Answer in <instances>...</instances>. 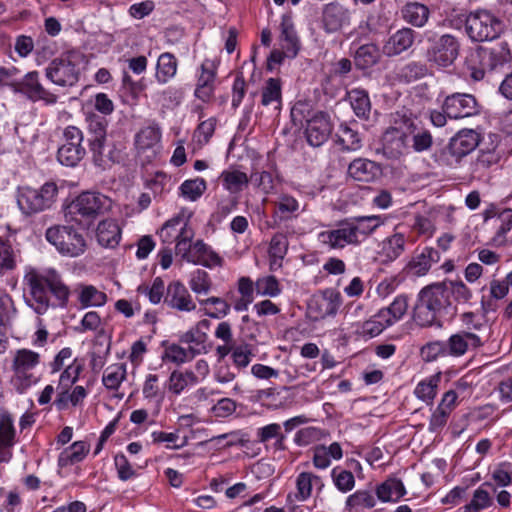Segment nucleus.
I'll return each instance as SVG.
<instances>
[{
  "instance_id": "7ed1b4c3",
  "label": "nucleus",
  "mask_w": 512,
  "mask_h": 512,
  "mask_svg": "<svg viewBox=\"0 0 512 512\" xmlns=\"http://www.w3.org/2000/svg\"><path fill=\"white\" fill-rule=\"evenodd\" d=\"M417 131L415 120L405 114L396 113L393 125L382 136L383 153L388 158H399L409 146L410 135Z\"/></svg>"
},
{
  "instance_id": "0eeeda50",
  "label": "nucleus",
  "mask_w": 512,
  "mask_h": 512,
  "mask_svg": "<svg viewBox=\"0 0 512 512\" xmlns=\"http://www.w3.org/2000/svg\"><path fill=\"white\" fill-rule=\"evenodd\" d=\"M46 239L64 256L77 257L86 251L87 243L81 232L72 226H53L46 230Z\"/></svg>"
},
{
  "instance_id": "f8f14e48",
  "label": "nucleus",
  "mask_w": 512,
  "mask_h": 512,
  "mask_svg": "<svg viewBox=\"0 0 512 512\" xmlns=\"http://www.w3.org/2000/svg\"><path fill=\"white\" fill-rule=\"evenodd\" d=\"M160 131L155 127H146L142 129L135 139L137 156L144 163L152 162L160 149Z\"/></svg>"
},
{
  "instance_id": "39448f33",
  "label": "nucleus",
  "mask_w": 512,
  "mask_h": 512,
  "mask_svg": "<svg viewBox=\"0 0 512 512\" xmlns=\"http://www.w3.org/2000/svg\"><path fill=\"white\" fill-rule=\"evenodd\" d=\"M502 28L501 20L485 9L470 12L465 19V31L468 37L475 42L497 38Z\"/></svg>"
},
{
  "instance_id": "72a5a7b5",
  "label": "nucleus",
  "mask_w": 512,
  "mask_h": 512,
  "mask_svg": "<svg viewBox=\"0 0 512 512\" xmlns=\"http://www.w3.org/2000/svg\"><path fill=\"white\" fill-rule=\"evenodd\" d=\"M357 239H365L382 223L380 216H360L349 219Z\"/></svg>"
},
{
  "instance_id": "603ef678",
  "label": "nucleus",
  "mask_w": 512,
  "mask_h": 512,
  "mask_svg": "<svg viewBox=\"0 0 512 512\" xmlns=\"http://www.w3.org/2000/svg\"><path fill=\"white\" fill-rule=\"evenodd\" d=\"M206 189V181L202 178L186 180L180 186L181 194L191 201L199 199Z\"/></svg>"
},
{
  "instance_id": "a211bd4d",
  "label": "nucleus",
  "mask_w": 512,
  "mask_h": 512,
  "mask_svg": "<svg viewBox=\"0 0 512 512\" xmlns=\"http://www.w3.org/2000/svg\"><path fill=\"white\" fill-rule=\"evenodd\" d=\"M351 13L349 9L339 2H331L324 6L323 9V25L328 33L339 31L344 25L350 23Z\"/></svg>"
},
{
  "instance_id": "bb28decb",
  "label": "nucleus",
  "mask_w": 512,
  "mask_h": 512,
  "mask_svg": "<svg viewBox=\"0 0 512 512\" xmlns=\"http://www.w3.org/2000/svg\"><path fill=\"white\" fill-rule=\"evenodd\" d=\"M406 494L403 482L397 478H388L376 489V495L383 502H396Z\"/></svg>"
},
{
  "instance_id": "69168bd1",
  "label": "nucleus",
  "mask_w": 512,
  "mask_h": 512,
  "mask_svg": "<svg viewBox=\"0 0 512 512\" xmlns=\"http://www.w3.org/2000/svg\"><path fill=\"white\" fill-rule=\"evenodd\" d=\"M0 442L13 444L15 443V429L13 420L7 413L0 415Z\"/></svg>"
},
{
  "instance_id": "2eb2a0df",
  "label": "nucleus",
  "mask_w": 512,
  "mask_h": 512,
  "mask_svg": "<svg viewBox=\"0 0 512 512\" xmlns=\"http://www.w3.org/2000/svg\"><path fill=\"white\" fill-rule=\"evenodd\" d=\"M164 304L179 312H191L196 309L190 292L180 281H173L167 286Z\"/></svg>"
},
{
  "instance_id": "6e6552de",
  "label": "nucleus",
  "mask_w": 512,
  "mask_h": 512,
  "mask_svg": "<svg viewBox=\"0 0 512 512\" xmlns=\"http://www.w3.org/2000/svg\"><path fill=\"white\" fill-rule=\"evenodd\" d=\"M73 54H64L54 59L45 69L47 78L59 86H73L78 82L80 71Z\"/></svg>"
},
{
  "instance_id": "6e6d98bb",
  "label": "nucleus",
  "mask_w": 512,
  "mask_h": 512,
  "mask_svg": "<svg viewBox=\"0 0 512 512\" xmlns=\"http://www.w3.org/2000/svg\"><path fill=\"white\" fill-rule=\"evenodd\" d=\"M492 498L488 491L478 488L475 490L472 500L464 507V512H479L492 505Z\"/></svg>"
},
{
  "instance_id": "bf43d9fd",
  "label": "nucleus",
  "mask_w": 512,
  "mask_h": 512,
  "mask_svg": "<svg viewBox=\"0 0 512 512\" xmlns=\"http://www.w3.org/2000/svg\"><path fill=\"white\" fill-rule=\"evenodd\" d=\"M258 294L264 296H277L280 293L279 282L274 276L259 278L255 283Z\"/></svg>"
},
{
  "instance_id": "412c9836",
  "label": "nucleus",
  "mask_w": 512,
  "mask_h": 512,
  "mask_svg": "<svg viewBox=\"0 0 512 512\" xmlns=\"http://www.w3.org/2000/svg\"><path fill=\"white\" fill-rule=\"evenodd\" d=\"M400 13L401 18L415 28L424 27L430 17V9L425 4L416 1L405 3Z\"/></svg>"
},
{
  "instance_id": "5fc2aeb1",
  "label": "nucleus",
  "mask_w": 512,
  "mask_h": 512,
  "mask_svg": "<svg viewBox=\"0 0 512 512\" xmlns=\"http://www.w3.org/2000/svg\"><path fill=\"white\" fill-rule=\"evenodd\" d=\"M445 290L448 301L453 296L456 301L466 303L472 297L470 289L462 281L445 282Z\"/></svg>"
},
{
  "instance_id": "cd10ccee",
  "label": "nucleus",
  "mask_w": 512,
  "mask_h": 512,
  "mask_svg": "<svg viewBox=\"0 0 512 512\" xmlns=\"http://www.w3.org/2000/svg\"><path fill=\"white\" fill-rule=\"evenodd\" d=\"M499 161V156L494 151H482L477 158L470 163V178L482 179L486 172Z\"/></svg>"
},
{
  "instance_id": "4be33fe9",
  "label": "nucleus",
  "mask_w": 512,
  "mask_h": 512,
  "mask_svg": "<svg viewBox=\"0 0 512 512\" xmlns=\"http://www.w3.org/2000/svg\"><path fill=\"white\" fill-rule=\"evenodd\" d=\"M380 173V166L371 160L358 158L348 167V174L356 181L371 182Z\"/></svg>"
},
{
  "instance_id": "338daca9",
  "label": "nucleus",
  "mask_w": 512,
  "mask_h": 512,
  "mask_svg": "<svg viewBox=\"0 0 512 512\" xmlns=\"http://www.w3.org/2000/svg\"><path fill=\"white\" fill-rule=\"evenodd\" d=\"M253 356L250 345L244 344L235 346L232 350L231 357L233 359V363L239 369L245 368L251 362V358Z\"/></svg>"
},
{
  "instance_id": "864d4df0",
  "label": "nucleus",
  "mask_w": 512,
  "mask_h": 512,
  "mask_svg": "<svg viewBox=\"0 0 512 512\" xmlns=\"http://www.w3.org/2000/svg\"><path fill=\"white\" fill-rule=\"evenodd\" d=\"M106 300V294L91 285L85 286L79 295V301L83 307L101 306L105 304Z\"/></svg>"
},
{
  "instance_id": "37998d69",
  "label": "nucleus",
  "mask_w": 512,
  "mask_h": 512,
  "mask_svg": "<svg viewBox=\"0 0 512 512\" xmlns=\"http://www.w3.org/2000/svg\"><path fill=\"white\" fill-rule=\"evenodd\" d=\"M126 377V365L116 363L108 366L103 374V384L110 390H116Z\"/></svg>"
},
{
  "instance_id": "c756f323",
  "label": "nucleus",
  "mask_w": 512,
  "mask_h": 512,
  "mask_svg": "<svg viewBox=\"0 0 512 512\" xmlns=\"http://www.w3.org/2000/svg\"><path fill=\"white\" fill-rule=\"evenodd\" d=\"M319 479L320 478L318 476H315L309 472L300 473L296 479L297 492L287 496L288 503L293 505L296 502L306 501L311 496L313 480L318 481Z\"/></svg>"
},
{
  "instance_id": "a19ab883",
  "label": "nucleus",
  "mask_w": 512,
  "mask_h": 512,
  "mask_svg": "<svg viewBox=\"0 0 512 512\" xmlns=\"http://www.w3.org/2000/svg\"><path fill=\"white\" fill-rule=\"evenodd\" d=\"M315 304L319 311L318 317L325 318L327 316H333L337 313L341 305V298L338 293L329 292L325 293L322 297L317 299Z\"/></svg>"
},
{
  "instance_id": "0e129e2a",
  "label": "nucleus",
  "mask_w": 512,
  "mask_h": 512,
  "mask_svg": "<svg viewBox=\"0 0 512 512\" xmlns=\"http://www.w3.org/2000/svg\"><path fill=\"white\" fill-rule=\"evenodd\" d=\"M421 354L426 361H433L440 356H448L445 341H434L424 345Z\"/></svg>"
},
{
  "instance_id": "79ce46f5",
  "label": "nucleus",
  "mask_w": 512,
  "mask_h": 512,
  "mask_svg": "<svg viewBox=\"0 0 512 512\" xmlns=\"http://www.w3.org/2000/svg\"><path fill=\"white\" fill-rule=\"evenodd\" d=\"M105 142H100L98 145L95 143L89 144L92 152L93 163L101 169H107L112 164L118 161L117 152L109 150L108 153L104 152Z\"/></svg>"
},
{
  "instance_id": "473e14b6",
  "label": "nucleus",
  "mask_w": 512,
  "mask_h": 512,
  "mask_svg": "<svg viewBox=\"0 0 512 512\" xmlns=\"http://www.w3.org/2000/svg\"><path fill=\"white\" fill-rule=\"evenodd\" d=\"M288 250V240L284 234L277 233L275 234L271 241L269 247V257H270V269L277 270L282 266V260L285 257Z\"/></svg>"
},
{
  "instance_id": "774afa93",
  "label": "nucleus",
  "mask_w": 512,
  "mask_h": 512,
  "mask_svg": "<svg viewBox=\"0 0 512 512\" xmlns=\"http://www.w3.org/2000/svg\"><path fill=\"white\" fill-rule=\"evenodd\" d=\"M165 290L164 281L160 277H156L153 280L151 287H139V291L147 294L150 302L153 304H158L162 298L164 299Z\"/></svg>"
},
{
  "instance_id": "1a4fd4ad",
  "label": "nucleus",
  "mask_w": 512,
  "mask_h": 512,
  "mask_svg": "<svg viewBox=\"0 0 512 512\" xmlns=\"http://www.w3.org/2000/svg\"><path fill=\"white\" fill-rule=\"evenodd\" d=\"M11 370L13 375L10 383L20 394L25 393L32 385V351L18 349L14 352Z\"/></svg>"
},
{
  "instance_id": "58836bf2",
  "label": "nucleus",
  "mask_w": 512,
  "mask_h": 512,
  "mask_svg": "<svg viewBox=\"0 0 512 512\" xmlns=\"http://www.w3.org/2000/svg\"><path fill=\"white\" fill-rule=\"evenodd\" d=\"M177 71V60L171 53H163L157 61L156 78L161 83H166L175 76Z\"/></svg>"
},
{
  "instance_id": "e433bc0d",
  "label": "nucleus",
  "mask_w": 512,
  "mask_h": 512,
  "mask_svg": "<svg viewBox=\"0 0 512 512\" xmlns=\"http://www.w3.org/2000/svg\"><path fill=\"white\" fill-rule=\"evenodd\" d=\"M198 355V348H184L178 344H171L165 349L163 359L180 365L192 361Z\"/></svg>"
},
{
  "instance_id": "2f4dec72",
  "label": "nucleus",
  "mask_w": 512,
  "mask_h": 512,
  "mask_svg": "<svg viewBox=\"0 0 512 512\" xmlns=\"http://www.w3.org/2000/svg\"><path fill=\"white\" fill-rule=\"evenodd\" d=\"M405 244V236L395 233L382 242L379 254L384 257L385 261H394L404 252Z\"/></svg>"
},
{
  "instance_id": "c85d7f7f",
  "label": "nucleus",
  "mask_w": 512,
  "mask_h": 512,
  "mask_svg": "<svg viewBox=\"0 0 512 512\" xmlns=\"http://www.w3.org/2000/svg\"><path fill=\"white\" fill-rule=\"evenodd\" d=\"M282 103L281 81L277 78H269L262 88L261 104L280 110Z\"/></svg>"
},
{
  "instance_id": "aec40b11",
  "label": "nucleus",
  "mask_w": 512,
  "mask_h": 512,
  "mask_svg": "<svg viewBox=\"0 0 512 512\" xmlns=\"http://www.w3.org/2000/svg\"><path fill=\"white\" fill-rule=\"evenodd\" d=\"M216 77V68L212 61L206 60L201 65V74L198 78L195 89V96L206 102L210 99L214 91V81Z\"/></svg>"
},
{
  "instance_id": "c9c22d12",
  "label": "nucleus",
  "mask_w": 512,
  "mask_h": 512,
  "mask_svg": "<svg viewBox=\"0 0 512 512\" xmlns=\"http://www.w3.org/2000/svg\"><path fill=\"white\" fill-rule=\"evenodd\" d=\"M58 188L54 182H46L34 195V212L50 208L55 202Z\"/></svg>"
},
{
  "instance_id": "ddd939ff",
  "label": "nucleus",
  "mask_w": 512,
  "mask_h": 512,
  "mask_svg": "<svg viewBox=\"0 0 512 512\" xmlns=\"http://www.w3.org/2000/svg\"><path fill=\"white\" fill-rule=\"evenodd\" d=\"M332 123L324 112H317L306 120L305 134L308 143L313 147H319L325 143L332 132Z\"/></svg>"
},
{
  "instance_id": "8fccbe9b",
  "label": "nucleus",
  "mask_w": 512,
  "mask_h": 512,
  "mask_svg": "<svg viewBox=\"0 0 512 512\" xmlns=\"http://www.w3.org/2000/svg\"><path fill=\"white\" fill-rule=\"evenodd\" d=\"M207 333L205 331H200L199 328L195 326L190 330L186 331L180 336L179 341L184 344H188V348H193L199 350V355L206 352L205 342L207 341Z\"/></svg>"
},
{
  "instance_id": "4468645a",
  "label": "nucleus",
  "mask_w": 512,
  "mask_h": 512,
  "mask_svg": "<svg viewBox=\"0 0 512 512\" xmlns=\"http://www.w3.org/2000/svg\"><path fill=\"white\" fill-rule=\"evenodd\" d=\"M477 53L480 64L487 70H494L511 60L510 47L507 41H498L487 47H479Z\"/></svg>"
},
{
  "instance_id": "393cba45",
  "label": "nucleus",
  "mask_w": 512,
  "mask_h": 512,
  "mask_svg": "<svg viewBox=\"0 0 512 512\" xmlns=\"http://www.w3.org/2000/svg\"><path fill=\"white\" fill-rule=\"evenodd\" d=\"M90 451V445L85 441H76L65 448L58 457V466L65 468L75 465L85 459Z\"/></svg>"
},
{
  "instance_id": "f704fd0d",
  "label": "nucleus",
  "mask_w": 512,
  "mask_h": 512,
  "mask_svg": "<svg viewBox=\"0 0 512 512\" xmlns=\"http://www.w3.org/2000/svg\"><path fill=\"white\" fill-rule=\"evenodd\" d=\"M408 298L405 295L397 296L390 306L381 309L378 312L379 318H386L389 320L390 326L399 321L407 312Z\"/></svg>"
},
{
  "instance_id": "6ab92c4d",
  "label": "nucleus",
  "mask_w": 512,
  "mask_h": 512,
  "mask_svg": "<svg viewBox=\"0 0 512 512\" xmlns=\"http://www.w3.org/2000/svg\"><path fill=\"white\" fill-rule=\"evenodd\" d=\"M415 37L412 28L403 27L389 36L383 45V53L388 57L400 55L413 46Z\"/></svg>"
},
{
  "instance_id": "a18cd8bd",
  "label": "nucleus",
  "mask_w": 512,
  "mask_h": 512,
  "mask_svg": "<svg viewBox=\"0 0 512 512\" xmlns=\"http://www.w3.org/2000/svg\"><path fill=\"white\" fill-rule=\"evenodd\" d=\"M351 106L355 114L363 119H368L371 104L368 94L364 90L355 89L349 93Z\"/></svg>"
},
{
  "instance_id": "4d7b16f0",
  "label": "nucleus",
  "mask_w": 512,
  "mask_h": 512,
  "mask_svg": "<svg viewBox=\"0 0 512 512\" xmlns=\"http://www.w3.org/2000/svg\"><path fill=\"white\" fill-rule=\"evenodd\" d=\"M390 326L389 320L379 318L378 313L365 321L361 326L360 334L370 338L378 336L386 327Z\"/></svg>"
},
{
  "instance_id": "a878e982",
  "label": "nucleus",
  "mask_w": 512,
  "mask_h": 512,
  "mask_svg": "<svg viewBox=\"0 0 512 512\" xmlns=\"http://www.w3.org/2000/svg\"><path fill=\"white\" fill-rule=\"evenodd\" d=\"M219 180L222 182L224 189L232 196L241 193L249 184L247 174L237 169L224 170L220 174Z\"/></svg>"
},
{
  "instance_id": "052dcab7",
  "label": "nucleus",
  "mask_w": 512,
  "mask_h": 512,
  "mask_svg": "<svg viewBox=\"0 0 512 512\" xmlns=\"http://www.w3.org/2000/svg\"><path fill=\"white\" fill-rule=\"evenodd\" d=\"M332 477L335 483V486L341 492H348L354 488L355 478L351 471L348 470H337L333 469Z\"/></svg>"
},
{
  "instance_id": "f3484780",
  "label": "nucleus",
  "mask_w": 512,
  "mask_h": 512,
  "mask_svg": "<svg viewBox=\"0 0 512 512\" xmlns=\"http://www.w3.org/2000/svg\"><path fill=\"white\" fill-rule=\"evenodd\" d=\"M446 343L448 356L460 357L464 355L469 347L479 348L484 344L482 335L471 331H463L453 334Z\"/></svg>"
},
{
  "instance_id": "4c0bfd02",
  "label": "nucleus",
  "mask_w": 512,
  "mask_h": 512,
  "mask_svg": "<svg viewBox=\"0 0 512 512\" xmlns=\"http://www.w3.org/2000/svg\"><path fill=\"white\" fill-rule=\"evenodd\" d=\"M440 379V374H436L420 381L414 390L415 396L427 404H432L437 394Z\"/></svg>"
},
{
  "instance_id": "680f3d73",
  "label": "nucleus",
  "mask_w": 512,
  "mask_h": 512,
  "mask_svg": "<svg viewBox=\"0 0 512 512\" xmlns=\"http://www.w3.org/2000/svg\"><path fill=\"white\" fill-rule=\"evenodd\" d=\"M189 284L192 291L196 294H207L211 288L208 273L200 269L193 274Z\"/></svg>"
},
{
  "instance_id": "423d86ee",
  "label": "nucleus",
  "mask_w": 512,
  "mask_h": 512,
  "mask_svg": "<svg viewBox=\"0 0 512 512\" xmlns=\"http://www.w3.org/2000/svg\"><path fill=\"white\" fill-rule=\"evenodd\" d=\"M427 43L426 59L438 67L446 68L453 65L459 56L460 41L452 34H433L427 37Z\"/></svg>"
},
{
  "instance_id": "20e7f679",
  "label": "nucleus",
  "mask_w": 512,
  "mask_h": 512,
  "mask_svg": "<svg viewBox=\"0 0 512 512\" xmlns=\"http://www.w3.org/2000/svg\"><path fill=\"white\" fill-rule=\"evenodd\" d=\"M111 206V200L99 192H83L77 196L65 210V217L70 220H92L104 213Z\"/></svg>"
},
{
  "instance_id": "b1692460",
  "label": "nucleus",
  "mask_w": 512,
  "mask_h": 512,
  "mask_svg": "<svg viewBox=\"0 0 512 512\" xmlns=\"http://www.w3.org/2000/svg\"><path fill=\"white\" fill-rule=\"evenodd\" d=\"M281 28V47L286 51L287 57L294 58L299 51L300 42L295 32L291 19L287 16L282 17Z\"/></svg>"
},
{
  "instance_id": "ea45409f",
  "label": "nucleus",
  "mask_w": 512,
  "mask_h": 512,
  "mask_svg": "<svg viewBox=\"0 0 512 512\" xmlns=\"http://www.w3.org/2000/svg\"><path fill=\"white\" fill-rule=\"evenodd\" d=\"M85 153L84 147L62 144L58 149L57 158L62 165L74 167L83 159Z\"/></svg>"
},
{
  "instance_id": "5701e85b",
  "label": "nucleus",
  "mask_w": 512,
  "mask_h": 512,
  "mask_svg": "<svg viewBox=\"0 0 512 512\" xmlns=\"http://www.w3.org/2000/svg\"><path fill=\"white\" fill-rule=\"evenodd\" d=\"M96 237L101 246L114 248L121 239L120 227L113 219L103 220L97 226Z\"/></svg>"
},
{
  "instance_id": "49530a36",
  "label": "nucleus",
  "mask_w": 512,
  "mask_h": 512,
  "mask_svg": "<svg viewBox=\"0 0 512 512\" xmlns=\"http://www.w3.org/2000/svg\"><path fill=\"white\" fill-rule=\"evenodd\" d=\"M433 250L425 248L420 254L416 255L408 263V270L414 276H423L431 268Z\"/></svg>"
},
{
  "instance_id": "09e8293b",
  "label": "nucleus",
  "mask_w": 512,
  "mask_h": 512,
  "mask_svg": "<svg viewBox=\"0 0 512 512\" xmlns=\"http://www.w3.org/2000/svg\"><path fill=\"white\" fill-rule=\"evenodd\" d=\"M338 143L343 149L348 151H357L362 147V140L357 131L347 125H341L337 134Z\"/></svg>"
},
{
  "instance_id": "e2e57ef3",
  "label": "nucleus",
  "mask_w": 512,
  "mask_h": 512,
  "mask_svg": "<svg viewBox=\"0 0 512 512\" xmlns=\"http://www.w3.org/2000/svg\"><path fill=\"white\" fill-rule=\"evenodd\" d=\"M83 370V365L77 360H74L72 364L68 365L67 368L63 371L60 376L59 384L63 389H67L72 384H74L81 371Z\"/></svg>"
},
{
  "instance_id": "7c9ffc66",
  "label": "nucleus",
  "mask_w": 512,
  "mask_h": 512,
  "mask_svg": "<svg viewBox=\"0 0 512 512\" xmlns=\"http://www.w3.org/2000/svg\"><path fill=\"white\" fill-rule=\"evenodd\" d=\"M194 235V230L189 225H187L186 221L184 222V225L181 226L180 230L174 238L176 241L175 254L177 256H181L183 260L189 263V257L191 256V251L193 248V244H191V242L194 238Z\"/></svg>"
},
{
  "instance_id": "de8ad7c7",
  "label": "nucleus",
  "mask_w": 512,
  "mask_h": 512,
  "mask_svg": "<svg viewBox=\"0 0 512 512\" xmlns=\"http://www.w3.org/2000/svg\"><path fill=\"white\" fill-rule=\"evenodd\" d=\"M191 217V213H189L187 216L185 215V211L182 210L179 212L176 216L166 221L161 230H160V237L163 242L165 243H172L174 241V238L176 235H174V232L177 231V227L182 224L184 225V222L187 221V224L189 223V219Z\"/></svg>"
},
{
  "instance_id": "dca6fc26",
  "label": "nucleus",
  "mask_w": 512,
  "mask_h": 512,
  "mask_svg": "<svg viewBox=\"0 0 512 512\" xmlns=\"http://www.w3.org/2000/svg\"><path fill=\"white\" fill-rule=\"evenodd\" d=\"M320 237L323 243L334 249L343 248L346 245H358L361 242V239L356 238L349 219L341 221L334 230L322 232Z\"/></svg>"
},
{
  "instance_id": "13d9d810",
  "label": "nucleus",
  "mask_w": 512,
  "mask_h": 512,
  "mask_svg": "<svg viewBox=\"0 0 512 512\" xmlns=\"http://www.w3.org/2000/svg\"><path fill=\"white\" fill-rule=\"evenodd\" d=\"M346 504L351 508H372L375 506L376 500L372 491L358 490L347 498Z\"/></svg>"
},
{
  "instance_id": "3c124183",
  "label": "nucleus",
  "mask_w": 512,
  "mask_h": 512,
  "mask_svg": "<svg viewBox=\"0 0 512 512\" xmlns=\"http://www.w3.org/2000/svg\"><path fill=\"white\" fill-rule=\"evenodd\" d=\"M379 49L374 44H365L360 46L355 54L356 62L361 67H370L379 60Z\"/></svg>"
},
{
  "instance_id": "c03bdc74",
  "label": "nucleus",
  "mask_w": 512,
  "mask_h": 512,
  "mask_svg": "<svg viewBox=\"0 0 512 512\" xmlns=\"http://www.w3.org/2000/svg\"><path fill=\"white\" fill-rule=\"evenodd\" d=\"M197 381L198 379L192 371H173L169 378V390L174 394L178 395L186 387L196 384Z\"/></svg>"
},
{
  "instance_id": "9d476101",
  "label": "nucleus",
  "mask_w": 512,
  "mask_h": 512,
  "mask_svg": "<svg viewBox=\"0 0 512 512\" xmlns=\"http://www.w3.org/2000/svg\"><path fill=\"white\" fill-rule=\"evenodd\" d=\"M442 110L450 119H462L477 115L480 107L473 95L453 93L444 99Z\"/></svg>"
},
{
  "instance_id": "f257e3e1",
  "label": "nucleus",
  "mask_w": 512,
  "mask_h": 512,
  "mask_svg": "<svg viewBox=\"0 0 512 512\" xmlns=\"http://www.w3.org/2000/svg\"><path fill=\"white\" fill-rule=\"evenodd\" d=\"M445 282L434 283L422 288L418 294L417 302L413 308L414 321L422 326L429 327L439 321L450 307Z\"/></svg>"
},
{
  "instance_id": "f03ea898",
  "label": "nucleus",
  "mask_w": 512,
  "mask_h": 512,
  "mask_svg": "<svg viewBox=\"0 0 512 512\" xmlns=\"http://www.w3.org/2000/svg\"><path fill=\"white\" fill-rule=\"evenodd\" d=\"M47 290L54 295L59 306L65 307L68 303L70 290L55 269L49 268L41 273L34 271V302L37 303L34 311L36 313L41 314L49 307Z\"/></svg>"
},
{
  "instance_id": "9b49d317",
  "label": "nucleus",
  "mask_w": 512,
  "mask_h": 512,
  "mask_svg": "<svg viewBox=\"0 0 512 512\" xmlns=\"http://www.w3.org/2000/svg\"><path fill=\"white\" fill-rule=\"evenodd\" d=\"M480 142V135L473 129H463L451 138L443 151L444 156H450L457 163L472 152Z\"/></svg>"
}]
</instances>
